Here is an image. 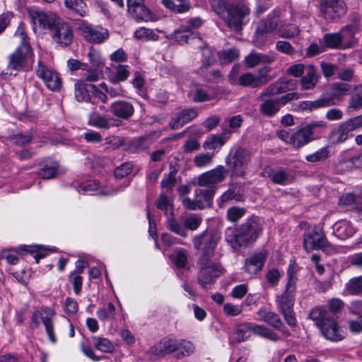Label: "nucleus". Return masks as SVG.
<instances>
[{"label":"nucleus","mask_w":362,"mask_h":362,"mask_svg":"<svg viewBox=\"0 0 362 362\" xmlns=\"http://www.w3.org/2000/svg\"><path fill=\"white\" fill-rule=\"evenodd\" d=\"M219 240V235L211 230H205L195 235L192 239L194 248L202 250V255L199 259H213Z\"/></svg>","instance_id":"obj_5"},{"label":"nucleus","mask_w":362,"mask_h":362,"mask_svg":"<svg viewBox=\"0 0 362 362\" xmlns=\"http://www.w3.org/2000/svg\"><path fill=\"white\" fill-rule=\"evenodd\" d=\"M323 46L329 49H342L341 38L339 33H327L322 38Z\"/></svg>","instance_id":"obj_40"},{"label":"nucleus","mask_w":362,"mask_h":362,"mask_svg":"<svg viewBox=\"0 0 362 362\" xmlns=\"http://www.w3.org/2000/svg\"><path fill=\"white\" fill-rule=\"evenodd\" d=\"M267 257V254L266 252H260L254 254L252 257L245 260V272L250 275L257 274L262 269Z\"/></svg>","instance_id":"obj_23"},{"label":"nucleus","mask_w":362,"mask_h":362,"mask_svg":"<svg viewBox=\"0 0 362 362\" xmlns=\"http://www.w3.org/2000/svg\"><path fill=\"white\" fill-rule=\"evenodd\" d=\"M260 232L261 229L258 223L252 218L247 219L236 229L235 233L231 240L234 244L233 247H242L254 241Z\"/></svg>","instance_id":"obj_6"},{"label":"nucleus","mask_w":362,"mask_h":362,"mask_svg":"<svg viewBox=\"0 0 362 362\" xmlns=\"http://www.w3.org/2000/svg\"><path fill=\"white\" fill-rule=\"evenodd\" d=\"M253 333L272 341H277L279 339V336L275 332L263 325L254 324Z\"/></svg>","instance_id":"obj_46"},{"label":"nucleus","mask_w":362,"mask_h":362,"mask_svg":"<svg viewBox=\"0 0 362 362\" xmlns=\"http://www.w3.org/2000/svg\"><path fill=\"white\" fill-rule=\"evenodd\" d=\"M276 49L287 55H293L295 52V48L287 41L279 40L276 43Z\"/></svg>","instance_id":"obj_60"},{"label":"nucleus","mask_w":362,"mask_h":362,"mask_svg":"<svg viewBox=\"0 0 362 362\" xmlns=\"http://www.w3.org/2000/svg\"><path fill=\"white\" fill-rule=\"evenodd\" d=\"M202 222V218L197 214H192L187 217L183 223L185 228L190 230H196Z\"/></svg>","instance_id":"obj_52"},{"label":"nucleus","mask_w":362,"mask_h":362,"mask_svg":"<svg viewBox=\"0 0 362 362\" xmlns=\"http://www.w3.org/2000/svg\"><path fill=\"white\" fill-rule=\"evenodd\" d=\"M91 83H87L84 80H77L74 84V98L78 103L91 102Z\"/></svg>","instance_id":"obj_25"},{"label":"nucleus","mask_w":362,"mask_h":362,"mask_svg":"<svg viewBox=\"0 0 362 362\" xmlns=\"http://www.w3.org/2000/svg\"><path fill=\"white\" fill-rule=\"evenodd\" d=\"M296 83L293 80L279 79L269 85L258 97L257 100H262V98L267 96H274L286 93L295 86Z\"/></svg>","instance_id":"obj_19"},{"label":"nucleus","mask_w":362,"mask_h":362,"mask_svg":"<svg viewBox=\"0 0 362 362\" xmlns=\"http://www.w3.org/2000/svg\"><path fill=\"white\" fill-rule=\"evenodd\" d=\"M132 170V165L128 163H124L115 169V192L121 191L129 186L130 182L127 177Z\"/></svg>","instance_id":"obj_22"},{"label":"nucleus","mask_w":362,"mask_h":362,"mask_svg":"<svg viewBox=\"0 0 362 362\" xmlns=\"http://www.w3.org/2000/svg\"><path fill=\"white\" fill-rule=\"evenodd\" d=\"M94 346L103 352L110 353L113 349L112 342L106 338L94 337Z\"/></svg>","instance_id":"obj_56"},{"label":"nucleus","mask_w":362,"mask_h":362,"mask_svg":"<svg viewBox=\"0 0 362 362\" xmlns=\"http://www.w3.org/2000/svg\"><path fill=\"white\" fill-rule=\"evenodd\" d=\"M128 12L137 21H149L153 20V14L144 3L128 9Z\"/></svg>","instance_id":"obj_33"},{"label":"nucleus","mask_w":362,"mask_h":362,"mask_svg":"<svg viewBox=\"0 0 362 362\" xmlns=\"http://www.w3.org/2000/svg\"><path fill=\"white\" fill-rule=\"evenodd\" d=\"M300 29L296 25H288L279 30V35L283 38L291 39L298 35Z\"/></svg>","instance_id":"obj_57"},{"label":"nucleus","mask_w":362,"mask_h":362,"mask_svg":"<svg viewBox=\"0 0 362 362\" xmlns=\"http://www.w3.org/2000/svg\"><path fill=\"white\" fill-rule=\"evenodd\" d=\"M318 7L320 14L326 19L339 17L346 11L344 0H321Z\"/></svg>","instance_id":"obj_13"},{"label":"nucleus","mask_w":362,"mask_h":362,"mask_svg":"<svg viewBox=\"0 0 362 362\" xmlns=\"http://www.w3.org/2000/svg\"><path fill=\"white\" fill-rule=\"evenodd\" d=\"M163 5L177 13L187 12L192 7L189 0H164Z\"/></svg>","instance_id":"obj_35"},{"label":"nucleus","mask_w":362,"mask_h":362,"mask_svg":"<svg viewBox=\"0 0 362 362\" xmlns=\"http://www.w3.org/2000/svg\"><path fill=\"white\" fill-rule=\"evenodd\" d=\"M262 175L264 177L271 179L276 185H286L291 184L293 180V177L282 168L274 170L267 166L263 170Z\"/></svg>","instance_id":"obj_21"},{"label":"nucleus","mask_w":362,"mask_h":362,"mask_svg":"<svg viewBox=\"0 0 362 362\" xmlns=\"http://www.w3.org/2000/svg\"><path fill=\"white\" fill-rule=\"evenodd\" d=\"M270 78L256 77L250 73L244 74L239 77L238 82L236 86L244 87L257 88L263 86L269 82Z\"/></svg>","instance_id":"obj_29"},{"label":"nucleus","mask_w":362,"mask_h":362,"mask_svg":"<svg viewBox=\"0 0 362 362\" xmlns=\"http://www.w3.org/2000/svg\"><path fill=\"white\" fill-rule=\"evenodd\" d=\"M166 227L173 233L182 237L187 236V232L181 223L177 221L173 216V212H170L167 217Z\"/></svg>","instance_id":"obj_38"},{"label":"nucleus","mask_w":362,"mask_h":362,"mask_svg":"<svg viewBox=\"0 0 362 362\" xmlns=\"http://www.w3.org/2000/svg\"><path fill=\"white\" fill-rule=\"evenodd\" d=\"M329 93H324L322 95V98L329 100L330 104L328 107L333 106L337 104V100H340L342 97L348 95L351 90V85L342 82H334L329 86Z\"/></svg>","instance_id":"obj_17"},{"label":"nucleus","mask_w":362,"mask_h":362,"mask_svg":"<svg viewBox=\"0 0 362 362\" xmlns=\"http://www.w3.org/2000/svg\"><path fill=\"white\" fill-rule=\"evenodd\" d=\"M257 315L259 320L266 322L276 329H280L283 325V322L279 315L274 312L269 311L266 309H260Z\"/></svg>","instance_id":"obj_32"},{"label":"nucleus","mask_w":362,"mask_h":362,"mask_svg":"<svg viewBox=\"0 0 362 362\" xmlns=\"http://www.w3.org/2000/svg\"><path fill=\"white\" fill-rule=\"evenodd\" d=\"M56 163H52L51 165H45L40 170V175L44 179L53 178L57 173Z\"/></svg>","instance_id":"obj_63"},{"label":"nucleus","mask_w":362,"mask_h":362,"mask_svg":"<svg viewBox=\"0 0 362 362\" xmlns=\"http://www.w3.org/2000/svg\"><path fill=\"white\" fill-rule=\"evenodd\" d=\"M173 261L178 268H184L187 264V252L184 249H180L173 255Z\"/></svg>","instance_id":"obj_53"},{"label":"nucleus","mask_w":362,"mask_h":362,"mask_svg":"<svg viewBox=\"0 0 362 362\" xmlns=\"http://www.w3.org/2000/svg\"><path fill=\"white\" fill-rule=\"evenodd\" d=\"M201 49L202 50L203 59L200 70L204 72L205 69H207L215 63L216 59L214 58L213 51L210 47L204 46L201 47Z\"/></svg>","instance_id":"obj_47"},{"label":"nucleus","mask_w":362,"mask_h":362,"mask_svg":"<svg viewBox=\"0 0 362 362\" xmlns=\"http://www.w3.org/2000/svg\"><path fill=\"white\" fill-rule=\"evenodd\" d=\"M113 312V304L110 302L107 305H104L101 308H100L98 312L97 315L98 318L101 321H107L108 320Z\"/></svg>","instance_id":"obj_62"},{"label":"nucleus","mask_w":362,"mask_h":362,"mask_svg":"<svg viewBox=\"0 0 362 362\" xmlns=\"http://www.w3.org/2000/svg\"><path fill=\"white\" fill-rule=\"evenodd\" d=\"M245 214V209L239 206H232L227 210V218L231 222L240 220Z\"/></svg>","instance_id":"obj_58"},{"label":"nucleus","mask_w":362,"mask_h":362,"mask_svg":"<svg viewBox=\"0 0 362 362\" xmlns=\"http://www.w3.org/2000/svg\"><path fill=\"white\" fill-rule=\"evenodd\" d=\"M28 13L34 26L38 27L40 29H49L51 30L57 21L60 18L39 9H30Z\"/></svg>","instance_id":"obj_16"},{"label":"nucleus","mask_w":362,"mask_h":362,"mask_svg":"<svg viewBox=\"0 0 362 362\" xmlns=\"http://www.w3.org/2000/svg\"><path fill=\"white\" fill-rule=\"evenodd\" d=\"M225 144V140L219 135H212L206 139L204 141L203 146L205 149L215 150L223 146Z\"/></svg>","instance_id":"obj_50"},{"label":"nucleus","mask_w":362,"mask_h":362,"mask_svg":"<svg viewBox=\"0 0 362 362\" xmlns=\"http://www.w3.org/2000/svg\"><path fill=\"white\" fill-rule=\"evenodd\" d=\"M164 356L173 352L178 351L177 358H180L189 356L194 351L192 344L185 339L173 338L163 339L160 341Z\"/></svg>","instance_id":"obj_9"},{"label":"nucleus","mask_w":362,"mask_h":362,"mask_svg":"<svg viewBox=\"0 0 362 362\" xmlns=\"http://www.w3.org/2000/svg\"><path fill=\"white\" fill-rule=\"evenodd\" d=\"M133 106L125 101L115 102V116L122 119H128L134 114Z\"/></svg>","instance_id":"obj_36"},{"label":"nucleus","mask_w":362,"mask_h":362,"mask_svg":"<svg viewBox=\"0 0 362 362\" xmlns=\"http://www.w3.org/2000/svg\"><path fill=\"white\" fill-rule=\"evenodd\" d=\"M251 161V152L241 146L232 148L226 158V163L233 173L240 172L247 168Z\"/></svg>","instance_id":"obj_7"},{"label":"nucleus","mask_w":362,"mask_h":362,"mask_svg":"<svg viewBox=\"0 0 362 362\" xmlns=\"http://www.w3.org/2000/svg\"><path fill=\"white\" fill-rule=\"evenodd\" d=\"M327 98H322L321 96L314 101H303L300 105V108L303 110H313L319 108L327 107L330 104Z\"/></svg>","instance_id":"obj_43"},{"label":"nucleus","mask_w":362,"mask_h":362,"mask_svg":"<svg viewBox=\"0 0 362 362\" xmlns=\"http://www.w3.org/2000/svg\"><path fill=\"white\" fill-rule=\"evenodd\" d=\"M308 317L315 322L316 325L320 329L323 323H325L326 320H329L330 317L327 312L321 307H315L313 308Z\"/></svg>","instance_id":"obj_39"},{"label":"nucleus","mask_w":362,"mask_h":362,"mask_svg":"<svg viewBox=\"0 0 362 362\" xmlns=\"http://www.w3.org/2000/svg\"><path fill=\"white\" fill-rule=\"evenodd\" d=\"M355 233V229L349 222H339L335 229L336 235L342 240L352 236Z\"/></svg>","instance_id":"obj_41"},{"label":"nucleus","mask_w":362,"mask_h":362,"mask_svg":"<svg viewBox=\"0 0 362 362\" xmlns=\"http://www.w3.org/2000/svg\"><path fill=\"white\" fill-rule=\"evenodd\" d=\"M262 101V104L259 106V111L262 114L267 117H273L280 110V105H279L276 99H264L258 100Z\"/></svg>","instance_id":"obj_34"},{"label":"nucleus","mask_w":362,"mask_h":362,"mask_svg":"<svg viewBox=\"0 0 362 362\" xmlns=\"http://www.w3.org/2000/svg\"><path fill=\"white\" fill-rule=\"evenodd\" d=\"M53 315V310L49 308L43 309L42 311H36L32 315L30 326L33 329L37 328L40 325V319H41L45 327L49 340L52 343H54L56 338L54 332L53 323L51 319Z\"/></svg>","instance_id":"obj_14"},{"label":"nucleus","mask_w":362,"mask_h":362,"mask_svg":"<svg viewBox=\"0 0 362 362\" xmlns=\"http://www.w3.org/2000/svg\"><path fill=\"white\" fill-rule=\"evenodd\" d=\"M76 25L79 34L90 43H102L109 37L105 28L94 26L85 21H78Z\"/></svg>","instance_id":"obj_8"},{"label":"nucleus","mask_w":362,"mask_h":362,"mask_svg":"<svg viewBox=\"0 0 362 362\" xmlns=\"http://www.w3.org/2000/svg\"><path fill=\"white\" fill-rule=\"evenodd\" d=\"M327 246L328 242L322 229L314 228L304 233L303 247L307 252L323 249Z\"/></svg>","instance_id":"obj_11"},{"label":"nucleus","mask_w":362,"mask_h":362,"mask_svg":"<svg viewBox=\"0 0 362 362\" xmlns=\"http://www.w3.org/2000/svg\"><path fill=\"white\" fill-rule=\"evenodd\" d=\"M329 156V151L327 147H324L314 153L308 155L305 159L308 162L315 163L319 161H323L327 159Z\"/></svg>","instance_id":"obj_54"},{"label":"nucleus","mask_w":362,"mask_h":362,"mask_svg":"<svg viewBox=\"0 0 362 362\" xmlns=\"http://www.w3.org/2000/svg\"><path fill=\"white\" fill-rule=\"evenodd\" d=\"M229 169L223 165H218L217 168L206 171L199 175L194 182V185L199 187H214L216 185L223 182L228 176Z\"/></svg>","instance_id":"obj_10"},{"label":"nucleus","mask_w":362,"mask_h":362,"mask_svg":"<svg viewBox=\"0 0 362 362\" xmlns=\"http://www.w3.org/2000/svg\"><path fill=\"white\" fill-rule=\"evenodd\" d=\"M239 55V50L235 48L222 50L218 53L220 62L223 64H229L233 61L238 59Z\"/></svg>","instance_id":"obj_44"},{"label":"nucleus","mask_w":362,"mask_h":362,"mask_svg":"<svg viewBox=\"0 0 362 362\" xmlns=\"http://www.w3.org/2000/svg\"><path fill=\"white\" fill-rule=\"evenodd\" d=\"M197 115V112L194 109L182 110L170 121L169 126L172 129H177L192 121Z\"/></svg>","instance_id":"obj_28"},{"label":"nucleus","mask_w":362,"mask_h":362,"mask_svg":"<svg viewBox=\"0 0 362 362\" xmlns=\"http://www.w3.org/2000/svg\"><path fill=\"white\" fill-rule=\"evenodd\" d=\"M37 76L40 78L46 86L51 90L55 91L61 86V80L58 74L47 68L42 61L37 62V67L35 70Z\"/></svg>","instance_id":"obj_15"},{"label":"nucleus","mask_w":362,"mask_h":362,"mask_svg":"<svg viewBox=\"0 0 362 362\" xmlns=\"http://www.w3.org/2000/svg\"><path fill=\"white\" fill-rule=\"evenodd\" d=\"M296 291V281L289 277L284 293L278 297L277 305L286 322L291 327L296 325V319L293 313L294 295Z\"/></svg>","instance_id":"obj_3"},{"label":"nucleus","mask_w":362,"mask_h":362,"mask_svg":"<svg viewBox=\"0 0 362 362\" xmlns=\"http://www.w3.org/2000/svg\"><path fill=\"white\" fill-rule=\"evenodd\" d=\"M346 291L352 295L362 294V276L351 279L346 284Z\"/></svg>","instance_id":"obj_45"},{"label":"nucleus","mask_w":362,"mask_h":362,"mask_svg":"<svg viewBox=\"0 0 362 362\" xmlns=\"http://www.w3.org/2000/svg\"><path fill=\"white\" fill-rule=\"evenodd\" d=\"M278 26V18L272 15L261 21L258 25V30L269 33L274 30Z\"/></svg>","instance_id":"obj_42"},{"label":"nucleus","mask_w":362,"mask_h":362,"mask_svg":"<svg viewBox=\"0 0 362 362\" xmlns=\"http://www.w3.org/2000/svg\"><path fill=\"white\" fill-rule=\"evenodd\" d=\"M216 189V187L209 186L199 187L195 189V198L203 204L204 209L211 207Z\"/></svg>","instance_id":"obj_30"},{"label":"nucleus","mask_w":362,"mask_h":362,"mask_svg":"<svg viewBox=\"0 0 362 362\" xmlns=\"http://www.w3.org/2000/svg\"><path fill=\"white\" fill-rule=\"evenodd\" d=\"M157 207L158 209L163 211L167 217H168V215L170 212H173L172 204L165 194L160 195L157 202Z\"/></svg>","instance_id":"obj_59"},{"label":"nucleus","mask_w":362,"mask_h":362,"mask_svg":"<svg viewBox=\"0 0 362 362\" xmlns=\"http://www.w3.org/2000/svg\"><path fill=\"white\" fill-rule=\"evenodd\" d=\"M318 81L316 68L313 65L306 66L305 75L300 79V83L303 90L313 88Z\"/></svg>","instance_id":"obj_31"},{"label":"nucleus","mask_w":362,"mask_h":362,"mask_svg":"<svg viewBox=\"0 0 362 362\" xmlns=\"http://www.w3.org/2000/svg\"><path fill=\"white\" fill-rule=\"evenodd\" d=\"M129 74L127 66L119 65L115 70V83L125 81L129 77Z\"/></svg>","instance_id":"obj_61"},{"label":"nucleus","mask_w":362,"mask_h":362,"mask_svg":"<svg viewBox=\"0 0 362 362\" xmlns=\"http://www.w3.org/2000/svg\"><path fill=\"white\" fill-rule=\"evenodd\" d=\"M296 83L293 80L279 79L269 85L258 97L257 100H262V98L267 96H274L286 93L295 86Z\"/></svg>","instance_id":"obj_18"},{"label":"nucleus","mask_w":362,"mask_h":362,"mask_svg":"<svg viewBox=\"0 0 362 362\" xmlns=\"http://www.w3.org/2000/svg\"><path fill=\"white\" fill-rule=\"evenodd\" d=\"M53 40L61 47L69 46L73 41L74 33L71 26L59 18L52 28Z\"/></svg>","instance_id":"obj_12"},{"label":"nucleus","mask_w":362,"mask_h":362,"mask_svg":"<svg viewBox=\"0 0 362 362\" xmlns=\"http://www.w3.org/2000/svg\"><path fill=\"white\" fill-rule=\"evenodd\" d=\"M212 9L233 30L242 29L243 19L250 13L249 8L242 4H231L228 0H209Z\"/></svg>","instance_id":"obj_1"},{"label":"nucleus","mask_w":362,"mask_h":362,"mask_svg":"<svg viewBox=\"0 0 362 362\" xmlns=\"http://www.w3.org/2000/svg\"><path fill=\"white\" fill-rule=\"evenodd\" d=\"M15 36L19 38L20 46L9 56L7 68L11 71H20L27 66L28 61L33 62V52L28 41V35L23 26H19L15 33ZM12 74V72L10 73Z\"/></svg>","instance_id":"obj_2"},{"label":"nucleus","mask_w":362,"mask_h":362,"mask_svg":"<svg viewBox=\"0 0 362 362\" xmlns=\"http://www.w3.org/2000/svg\"><path fill=\"white\" fill-rule=\"evenodd\" d=\"M356 93L351 97L350 107L354 109L362 107V85L356 88Z\"/></svg>","instance_id":"obj_64"},{"label":"nucleus","mask_w":362,"mask_h":362,"mask_svg":"<svg viewBox=\"0 0 362 362\" xmlns=\"http://www.w3.org/2000/svg\"><path fill=\"white\" fill-rule=\"evenodd\" d=\"M110 120L105 117L100 116L98 114H92L88 119V124L98 128H110Z\"/></svg>","instance_id":"obj_51"},{"label":"nucleus","mask_w":362,"mask_h":362,"mask_svg":"<svg viewBox=\"0 0 362 362\" xmlns=\"http://www.w3.org/2000/svg\"><path fill=\"white\" fill-rule=\"evenodd\" d=\"M313 132L306 126L298 129L290 137L289 144L296 148H300L312 141Z\"/></svg>","instance_id":"obj_27"},{"label":"nucleus","mask_w":362,"mask_h":362,"mask_svg":"<svg viewBox=\"0 0 362 362\" xmlns=\"http://www.w3.org/2000/svg\"><path fill=\"white\" fill-rule=\"evenodd\" d=\"M351 132V130L345 122L341 124L337 129L332 132L331 139L332 143L337 144L345 141Z\"/></svg>","instance_id":"obj_37"},{"label":"nucleus","mask_w":362,"mask_h":362,"mask_svg":"<svg viewBox=\"0 0 362 362\" xmlns=\"http://www.w3.org/2000/svg\"><path fill=\"white\" fill-rule=\"evenodd\" d=\"M134 37L141 40H158V35L151 29L146 28H139L134 32Z\"/></svg>","instance_id":"obj_49"},{"label":"nucleus","mask_w":362,"mask_h":362,"mask_svg":"<svg viewBox=\"0 0 362 362\" xmlns=\"http://www.w3.org/2000/svg\"><path fill=\"white\" fill-rule=\"evenodd\" d=\"M275 60L276 54L274 52L269 54L251 52L245 57V62L248 67L253 68L260 64H271Z\"/></svg>","instance_id":"obj_26"},{"label":"nucleus","mask_w":362,"mask_h":362,"mask_svg":"<svg viewBox=\"0 0 362 362\" xmlns=\"http://www.w3.org/2000/svg\"><path fill=\"white\" fill-rule=\"evenodd\" d=\"M320 329L322 335L329 341H339L344 338V332L332 317L329 320H326L325 323L321 325Z\"/></svg>","instance_id":"obj_20"},{"label":"nucleus","mask_w":362,"mask_h":362,"mask_svg":"<svg viewBox=\"0 0 362 362\" xmlns=\"http://www.w3.org/2000/svg\"><path fill=\"white\" fill-rule=\"evenodd\" d=\"M358 27L356 25H349L343 28L339 32L341 38L342 49H350L357 44Z\"/></svg>","instance_id":"obj_24"},{"label":"nucleus","mask_w":362,"mask_h":362,"mask_svg":"<svg viewBox=\"0 0 362 362\" xmlns=\"http://www.w3.org/2000/svg\"><path fill=\"white\" fill-rule=\"evenodd\" d=\"M214 154L206 153H199L194 158V163L199 168L209 165L213 161Z\"/></svg>","instance_id":"obj_55"},{"label":"nucleus","mask_w":362,"mask_h":362,"mask_svg":"<svg viewBox=\"0 0 362 362\" xmlns=\"http://www.w3.org/2000/svg\"><path fill=\"white\" fill-rule=\"evenodd\" d=\"M197 265V282L204 288L214 284L216 279L225 272L221 264L214 259H199Z\"/></svg>","instance_id":"obj_4"},{"label":"nucleus","mask_w":362,"mask_h":362,"mask_svg":"<svg viewBox=\"0 0 362 362\" xmlns=\"http://www.w3.org/2000/svg\"><path fill=\"white\" fill-rule=\"evenodd\" d=\"M253 327L254 324L251 323H243L238 325L236 329V341L238 342H241L245 341L246 339L249 337V332H253Z\"/></svg>","instance_id":"obj_48"}]
</instances>
